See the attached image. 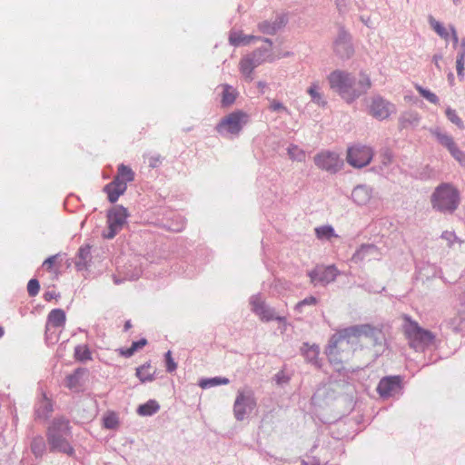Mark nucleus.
I'll use <instances>...</instances> for the list:
<instances>
[{
    "instance_id": "f257e3e1",
    "label": "nucleus",
    "mask_w": 465,
    "mask_h": 465,
    "mask_svg": "<svg viewBox=\"0 0 465 465\" xmlns=\"http://www.w3.org/2000/svg\"><path fill=\"white\" fill-rule=\"evenodd\" d=\"M73 437L69 420L64 418H55L46 430V440L49 451L66 454L73 457L75 453L70 440Z\"/></svg>"
},
{
    "instance_id": "f03ea898",
    "label": "nucleus",
    "mask_w": 465,
    "mask_h": 465,
    "mask_svg": "<svg viewBox=\"0 0 465 465\" xmlns=\"http://www.w3.org/2000/svg\"><path fill=\"white\" fill-rule=\"evenodd\" d=\"M460 194L451 183H441L430 195L433 210L444 214H452L459 207Z\"/></svg>"
},
{
    "instance_id": "7ed1b4c3",
    "label": "nucleus",
    "mask_w": 465,
    "mask_h": 465,
    "mask_svg": "<svg viewBox=\"0 0 465 465\" xmlns=\"http://www.w3.org/2000/svg\"><path fill=\"white\" fill-rule=\"evenodd\" d=\"M135 173L124 163L118 165L117 173L114 179L104 186L103 191L107 194L109 203H115L119 197L127 190V183L134 180Z\"/></svg>"
},
{
    "instance_id": "20e7f679",
    "label": "nucleus",
    "mask_w": 465,
    "mask_h": 465,
    "mask_svg": "<svg viewBox=\"0 0 465 465\" xmlns=\"http://www.w3.org/2000/svg\"><path fill=\"white\" fill-rule=\"evenodd\" d=\"M250 115L242 110H236L223 117L215 126V131L224 138H235L249 123Z\"/></svg>"
},
{
    "instance_id": "39448f33",
    "label": "nucleus",
    "mask_w": 465,
    "mask_h": 465,
    "mask_svg": "<svg viewBox=\"0 0 465 465\" xmlns=\"http://www.w3.org/2000/svg\"><path fill=\"white\" fill-rule=\"evenodd\" d=\"M409 323L405 326V335L409 344L416 351H423L426 347L433 344L435 335L429 330L421 328L417 322L407 317Z\"/></svg>"
},
{
    "instance_id": "423d86ee",
    "label": "nucleus",
    "mask_w": 465,
    "mask_h": 465,
    "mask_svg": "<svg viewBox=\"0 0 465 465\" xmlns=\"http://www.w3.org/2000/svg\"><path fill=\"white\" fill-rule=\"evenodd\" d=\"M328 81L331 90L336 92L346 103L351 104L352 86L355 85V77L345 71L334 70L329 76Z\"/></svg>"
},
{
    "instance_id": "0eeeda50",
    "label": "nucleus",
    "mask_w": 465,
    "mask_h": 465,
    "mask_svg": "<svg viewBox=\"0 0 465 465\" xmlns=\"http://www.w3.org/2000/svg\"><path fill=\"white\" fill-rule=\"evenodd\" d=\"M129 213L127 208L123 205L116 204L106 213L107 230L104 231L102 236L104 239H114L123 229L127 222Z\"/></svg>"
},
{
    "instance_id": "6e6552de",
    "label": "nucleus",
    "mask_w": 465,
    "mask_h": 465,
    "mask_svg": "<svg viewBox=\"0 0 465 465\" xmlns=\"http://www.w3.org/2000/svg\"><path fill=\"white\" fill-rule=\"evenodd\" d=\"M257 402L252 391H238L233 403V415L237 421L244 420L256 408Z\"/></svg>"
},
{
    "instance_id": "1a4fd4ad",
    "label": "nucleus",
    "mask_w": 465,
    "mask_h": 465,
    "mask_svg": "<svg viewBox=\"0 0 465 465\" xmlns=\"http://www.w3.org/2000/svg\"><path fill=\"white\" fill-rule=\"evenodd\" d=\"M313 162L319 169L331 174L337 173L344 165L343 160L339 154L331 151H322L316 153Z\"/></svg>"
},
{
    "instance_id": "9d476101",
    "label": "nucleus",
    "mask_w": 465,
    "mask_h": 465,
    "mask_svg": "<svg viewBox=\"0 0 465 465\" xmlns=\"http://www.w3.org/2000/svg\"><path fill=\"white\" fill-rule=\"evenodd\" d=\"M372 149L366 145L355 144L348 148L347 162L354 168L367 166L372 160Z\"/></svg>"
},
{
    "instance_id": "9b49d317",
    "label": "nucleus",
    "mask_w": 465,
    "mask_h": 465,
    "mask_svg": "<svg viewBox=\"0 0 465 465\" xmlns=\"http://www.w3.org/2000/svg\"><path fill=\"white\" fill-rule=\"evenodd\" d=\"M340 273L337 267L331 264L327 266L317 265L314 269L309 271L307 275L314 286L318 284L325 286L334 282Z\"/></svg>"
},
{
    "instance_id": "f8f14e48",
    "label": "nucleus",
    "mask_w": 465,
    "mask_h": 465,
    "mask_svg": "<svg viewBox=\"0 0 465 465\" xmlns=\"http://www.w3.org/2000/svg\"><path fill=\"white\" fill-rule=\"evenodd\" d=\"M396 113L394 104L377 94L371 98L369 106V114L375 119L382 121L388 119L391 114Z\"/></svg>"
},
{
    "instance_id": "ddd939ff",
    "label": "nucleus",
    "mask_w": 465,
    "mask_h": 465,
    "mask_svg": "<svg viewBox=\"0 0 465 465\" xmlns=\"http://www.w3.org/2000/svg\"><path fill=\"white\" fill-rule=\"evenodd\" d=\"M364 324H357L346 327L340 330L336 334L332 335L329 341L326 353L331 355L332 351L337 347V344L341 341H346L350 343L351 338H359L363 336Z\"/></svg>"
},
{
    "instance_id": "4468645a",
    "label": "nucleus",
    "mask_w": 465,
    "mask_h": 465,
    "mask_svg": "<svg viewBox=\"0 0 465 465\" xmlns=\"http://www.w3.org/2000/svg\"><path fill=\"white\" fill-rule=\"evenodd\" d=\"M333 50L342 60L351 58L354 53L351 36L342 25L339 27L338 35L333 43Z\"/></svg>"
},
{
    "instance_id": "2eb2a0df",
    "label": "nucleus",
    "mask_w": 465,
    "mask_h": 465,
    "mask_svg": "<svg viewBox=\"0 0 465 465\" xmlns=\"http://www.w3.org/2000/svg\"><path fill=\"white\" fill-rule=\"evenodd\" d=\"M402 390V378L400 375L386 376L380 380L376 391L380 397L388 399Z\"/></svg>"
},
{
    "instance_id": "dca6fc26",
    "label": "nucleus",
    "mask_w": 465,
    "mask_h": 465,
    "mask_svg": "<svg viewBox=\"0 0 465 465\" xmlns=\"http://www.w3.org/2000/svg\"><path fill=\"white\" fill-rule=\"evenodd\" d=\"M250 305L252 312L259 316L262 322L273 321L275 310L262 299L261 293L250 297Z\"/></svg>"
},
{
    "instance_id": "f3484780",
    "label": "nucleus",
    "mask_w": 465,
    "mask_h": 465,
    "mask_svg": "<svg viewBox=\"0 0 465 465\" xmlns=\"http://www.w3.org/2000/svg\"><path fill=\"white\" fill-rule=\"evenodd\" d=\"M287 24L283 15H277L273 21L264 20L258 24L259 30L264 35H273Z\"/></svg>"
},
{
    "instance_id": "a211bd4d",
    "label": "nucleus",
    "mask_w": 465,
    "mask_h": 465,
    "mask_svg": "<svg viewBox=\"0 0 465 465\" xmlns=\"http://www.w3.org/2000/svg\"><path fill=\"white\" fill-rule=\"evenodd\" d=\"M89 370L85 367H78L65 377L64 384L69 390H76L84 386V377L88 375Z\"/></svg>"
},
{
    "instance_id": "6ab92c4d",
    "label": "nucleus",
    "mask_w": 465,
    "mask_h": 465,
    "mask_svg": "<svg viewBox=\"0 0 465 465\" xmlns=\"http://www.w3.org/2000/svg\"><path fill=\"white\" fill-rule=\"evenodd\" d=\"M301 353L309 363L318 368L321 367L319 361L320 347L317 344L311 345L309 342H303L301 347Z\"/></svg>"
},
{
    "instance_id": "aec40b11",
    "label": "nucleus",
    "mask_w": 465,
    "mask_h": 465,
    "mask_svg": "<svg viewBox=\"0 0 465 465\" xmlns=\"http://www.w3.org/2000/svg\"><path fill=\"white\" fill-rule=\"evenodd\" d=\"M262 41L266 43L267 46H262L254 50L249 55L259 65L265 61H272L271 57L272 54V41L270 38H263Z\"/></svg>"
},
{
    "instance_id": "412c9836",
    "label": "nucleus",
    "mask_w": 465,
    "mask_h": 465,
    "mask_svg": "<svg viewBox=\"0 0 465 465\" xmlns=\"http://www.w3.org/2000/svg\"><path fill=\"white\" fill-rule=\"evenodd\" d=\"M371 197V189L364 184L357 185L351 192L352 201L360 206L369 203Z\"/></svg>"
},
{
    "instance_id": "4be33fe9",
    "label": "nucleus",
    "mask_w": 465,
    "mask_h": 465,
    "mask_svg": "<svg viewBox=\"0 0 465 465\" xmlns=\"http://www.w3.org/2000/svg\"><path fill=\"white\" fill-rule=\"evenodd\" d=\"M371 86V82L369 75L364 73H361L360 79L357 82L355 81V85L352 86V95L351 97L352 99V103L360 96L366 94Z\"/></svg>"
},
{
    "instance_id": "5701e85b",
    "label": "nucleus",
    "mask_w": 465,
    "mask_h": 465,
    "mask_svg": "<svg viewBox=\"0 0 465 465\" xmlns=\"http://www.w3.org/2000/svg\"><path fill=\"white\" fill-rule=\"evenodd\" d=\"M66 315L63 309H53L47 315L45 326L54 329L62 328L65 325Z\"/></svg>"
},
{
    "instance_id": "b1692460",
    "label": "nucleus",
    "mask_w": 465,
    "mask_h": 465,
    "mask_svg": "<svg viewBox=\"0 0 465 465\" xmlns=\"http://www.w3.org/2000/svg\"><path fill=\"white\" fill-rule=\"evenodd\" d=\"M78 260L75 262L77 271L88 269L91 262V246L89 244L83 245L77 252Z\"/></svg>"
},
{
    "instance_id": "393cba45",
    "label": "nucleus",
    "mask_w": 465,
    "mask_h": 465,
    "mask_svg": "<svg viewBox=\"0 0 465 465\" xmlns=\"http://www.w3.org/2000/svg\"><path fill=\"white\" fill-rule=\"evenodd\" d=\"M53 411V405L45 393H43L42 401L35 407V418L47 420Z\"/></svg>"
},
{
    "instance_id": "a878e982",
    "label": "nucleus",
    "mask_w": 465,
    "mask_h": 465,
    "mask_svg": "<svg viewBox=\"0 0 465 465\" xmlns=\"http://www.w3.org/2000/svg\"><path fill=\"white\" fill-rule=\"evenodd\" d=\"M363 336L369 338L373 346L381 345L385 341L384 333L382 331L371 324H364Z\"/></svg>"
},
{
    "instance_id": "bb28decb",
    "label": "nucleus",
    "mask_w": 465,
    "mask_h": 465,
    "mask_svg": "<svg viewBox=\"0 0 465 465\" xmlns=\"http://www.w3.org/2000/svg\"><path fill=\"white\" fill-rule=\"evenodd\" d=\"M420 121V116L419 113L415 111L404 112L399 118V127L401 130L408 127H416L419 125Z\"/></svg>"
},
{
    "instance_id": "cd10ccee",
    "label": "nucleus",
    "mask_w": 465,
    "mask_h": 465,
    "mask_svg": "<svg viewBox=\"0 0 465 465\" xmlns=\"http://www.w3.org/2000/svg\"><path fill=\"white\" fill-rule=\"evenodd\" d=\"M377 246L373 243H362L352 254L351 262L360 263L363 262L366 257L377 252Z\"/></svg>"
},
{
    "instance_id": "c85d7f7f",
    "label": "nucleus",
    "mask_w": 465,
    "mask_h": 465,
    "mask_svg": "<svg viewBox=\"0 0 465 465\" xmlns=\"http://www.w3.org/2000/svg\"><path fill=\"white\" fill-rule=\"evenodd\" d=\"M430 132L437 139L438 143L449 152L457 145L453 137L448 134L442 133L440 128L430 129Z\"/></svg>"
},
{
    "instance_id": "c756f323",
    "label": "nucleus",
    "mask_w": 465,
    "mask_h": 465,
    "mask_svg": "<svg viewBox=\"0 0 465 465\" xmlns=\"http://www.w3.org/2000/svg\"><path fill=\"white\" fill-rule=\"evenodd\" d=\"M47 444L42 435L35 436L30 443V450L35 459L42 458L46 451Z\"/></svg>"
},
{
    "instance_id": "7c9ffc66",
    "label": "nucleus",
    "mask_w": 465,
    "mask_h": 465,
    "mask_svg": "<svg viewBox=\"0 0 465 465\" xmlns=\"http://www.w3.org/2000/svg\"><path fill=\"white\" fill-rule=\"evenodd\" d=\"M238 95L237 91L230 84H223V90L222 93L221 105L223 108H227L234 104Z\"/></svg>"
},
{
    "instance_id": "2f4dec72",
    "label": "nucleus",
    "mask_w": 465,
    "mask_h": 465,
    "mask_svg": "<svg viewBox=\"0 0 465 465\" xmlns=\"http://www.w3.org/2000/svg\"><path fill=\"white\" fill-rule=\"evenodd\" d=\"M160 410V404L155 400H149L138 406L136 412L143 417L155 414Z\"/></svg>"
},
{
    "instance_id": "473e14b6",
    "label": "nucleus",
    "mask_w": 465,
    "mask_h": 465,
    "mask_svg": "<svg viewBox=\"0 0 465 465\" xmlns=\"http://www.w3.org/2000/svg\"><path fill=\"white\" fill-rule=\"evenodd\" d=\"M259 64L250 56L247 55L243 57L240 62V71L245 76V78L249 81H252V71Z\"/></svg>"
},
{
    "instance_id": "72a5a7b5",
    "label": "nucleus",
    "mask_w": 465,
    "mask_h": 465,
    "mask_svg": "<svg viewBox=\"0 0 465 465\" xmlns=\"http://www.w3.org/2000/svg\"><path fill=\"white\" fill-rule=\"evenodd\" d=\"M150 367L151 362L146 361L135 369V376L142 383L151 382L156 379L155 371L152 373L143 374V371L148 370Z\"/></svg>"
},
{
    "instance_id": "f704fd0d",
    "label": "nucleus",
    "mask_w": 465,
    "mask_h": 465,
    "mask_svg": "<svg viewBox=\"0 0 465 465\" xmlns=\"http://www.w3.org/2000/svg\"><path fill=\"white\" fill-rule=\"evenodd\" d=\"M74 357L79 362L92 360V352L87 344H78L74 347Z\"/></svg>"
},
{
    "instance_id": "c9c22d12",
    "label": "nucleus",
    "mask_w": 465,
    "mask_h": 465,
    "mask_svg": "<svg viewBox=\"0 0 465 465\" xmlns=\"http://www.w3.org/2000/svg\"><path fill=\"white\" fill-rule=\"evenodd\" d=\"M230 382L229 379L226 377H212V378H203L199 381V386L202 389H209L214 386L226 385Z\"/></svg>"
},
{
    "instance_id": "e433bc0d",
    "label": "nucleus",
    "mask_w": 465,
    "mask_h": 465,
    "mask_svg": "<svg viewBox=\"0 0 465 465\" xmlns=\"http://www.w3.org/2000/svg\"><path fill=\"white\" fill-rule=\"evenodd\" d=\"M393 157L394 156H393V153L391 149H389V148L382 149V151L381 152V155H380L381 165H379L378 167L374 166L371 168V170H373L374 172H376L378 173H382L383 168L388 167L392 163Z\"/></svg>"
},
{
    "instance_id": "4c0bfd02",
    "label": "nucleus",
    "mask_w": 465,
    "mask_h": 465,
    "mask_svg": "<svg viewBox=\"0 0 465 465\" xmlns=\"http://www.w3.org/2000/svg\"><path fill=\"white\" fill-rule=\"evenodd\" d=\"M320 87L318 84L312 83L307 89V93L312 98V102L321 107H324L327 104V101L323 98V95L319 91Z\"/></svg>"
},
{
    "instance_id": "58836bf2",
    "label": "nucleus",
    "mask_w": 465,
    "mask_h": 465,
    "mask_svg": "<svg viewBox=\"0 0 465 465\" xmlns=\"http://www.w3.org/2000/svg\"><path fill=\"white\" fill-rule=\"evenodd\" d=\"M315 235L319 240H331L332 237H339L331 225H322L315 228Z\"/></svg>"
},
{
    "instance_id": "ea45409f",
    "label": "nucleus",
    "mask_w": 465,
    "mask_h": 465,
    "mask_svg": "<svg viewBox=\"0 0 465 465\" xmlns=\"http://www.w3.org/2000/svg\"><path fill=\"white\" fill-rule=\"evenodd\" d=\"M428 22L430 27L443 39H447L449 37V33L443 25L437 21L431 15L428 16Z\"/></svg>"
},
{
    "instance_id": "a19ab883",
    "label": "nucleus",
    "mask_w": 465,
    "mask_h": 465,
    "mask_svg": "<svg viewBox=\"0 0 465 465\" xmlns=\"http://www.w3.org/2000/svg\"><path fill=\"white\" fill-rule=\"evenodd\" d=\"M445 115L447 119L453 124H455L460 130H463L465 128L463 121L458 115L456 110L448 106L445 110Z\"/></svg>"
},
{
    "instance_id": "79ce46f5",
    "label": "nucleus",
    "mask_w": 465,
    "mask_h": 465,
    "mask_svg": "<svg viewBox=\"0 0 465 465\" xmlns=\"http://www.w3.org/2000/svg\"><path fill=\"white\" fill-rule=\"evenodd\" d=\"M415 88L416 90L418 91V93L423 97L425 98L427 101H429L430 103L433 104H438L439 102H440V99L439 97L434 94L432 93L431 91H430L429 89L427 88H424L422 87L421 85L420 84H416L415 85Z\"/></svg>"
},
{
    "instance_id": "37998d69",
    "label": "nucleus",
    "mask_w": 465,
    "mask_h": 465,
    "mask_svg": "<svg viewBox=\"0 0 465 465\" xmlns=\"http://www.w3.org/2000/svg\"><path fill=\"white\" fill-rule=\"evenodd\" d=\"M433 170L430 167V165H425L421 168H418L414 171L412 177L419 180H429L432 176Z\"/></svg>"
},
{
    "instance_id": "c03bdc74",
    "label": "nucleus",
    "mask_w": 465,
    "mask_h": 465,
    "mask_svg": "<svg viewBox=\"0 0 465 465\" xmlns=\"http://www.w3.org/2000/svg\"><path fill=\"white\" fill-rule=\"evenodd\" d=\"M104 427L109 430H114L119 425V419L115 412H109L104 419Z\"/></svg>"
},
{
    "instance_id": "a18cd8bd",
    "label": "nucleus",
    "mask_w": 465,
    "mask_h": 465,
    "mask_svg": "<svg viewBox=\"0 0 465 465\" xmlns=\"http://www.w3.org/2000/svg\"><path fill=\"white\" fill-rule=\"evenodd\" d=\"M317 302H318V300L316 297H314V296L306 297L303 300H302L296 303V305L294 306V311L297 312L298 313H302L303 312V308L305 306H313V305H316Z\"/></svg>"
},
{
    "instance_id": "49530a36",
    "label": "nucleus",
    "mask_w": 465,
    "mask_h": 465,
    "mask_svg": "<svg viewBox=\"0 0 465 465\" xmlns=\"http://www.w3.org/2000/svg\"><path fill=\"white\" fill-rule=\"evenodd\" d=\"M288 154L291 159L302 162L305 158V153L301 150L297 145L291 144L288 147Z\"/></svg>"
},
{
    "instance_id": "de8ad7c7",
    "label": "nucleus",
    "mask_w": 465,
    "mask_h": 465,
    "mask_svg": "<svg viewBox=\"0 0 465 465\" xmlns=\"http://www.w3.org/2000/svg\"><path fill=\"white\" fill-rule=\"evenodd\" d=\"M164 363L168 373H172L177 369V363L174 361L171 351H167L164 353Z\"/></svg>"
},
{
    "instance_id": "09e8293b",
    "label": "nucleus",
    "mask_w": 465,
    "mask_h": 465,
    "mask_svg": "<svg viewBox=\"0 0 465 465\" xmlns=\"http://www.w3.org/2000/svg\"><path fill=\"white\" fill-rule=\"evenodd\" d=\"M59 334L52 331V327L45 326V340L48 345L55 344L58 341Z\"/></svg>"
},
{
    "instance_id": "8fccbe9b",
    "label": "nucleus",
    "mask_w": 465,
    "mask_h": 465,
    "mask_svg": "<svg viewBox=\"0 0 465 465\" xmlns=\"http://www.w3.org/2000/svg\"><path fill=\"white\" fill-rule=\"evenodd\" d=\"M40 291V282L36 278L29 280L27 283V292L30 297H35Z\"/></svg>"
},
{
    "instance_id": "3c124183",
    "label": "nucleus",
    "mask_w": 465,
    "mask_h": 465,
    "mask_svg": "<svg viewBox=\"0 0 465 465\" xmlns=\"http://www.w3.org/2000/svg\"><path fill=\"white\" fill-rule=\"evenodd\" d=\"M229 43L232 46L242 45L243 35L241 32L231 31L229 35Z\"/></svg>"
},
{
    "instance_id": "603ef678",
    "label": "nucleus",
    "mask_w": 465,
    "mask_h": 465,
    "mask_svg": "<svg viewBox=\"0 0 465 465\" xmlns=\"http://www.w3.org/2000/svg\"><path fill=\"white\" fill-rule=\"evenodd\" d=\"M450 155L460 163V165L465 166V153L461 151L458 145L450 151Z\"/></svg>"
},
{
    "instance_id": "864d4df0",
    "label": "nucleus",
    "mask_w": 465,
    "mask_h": 465,
    "mask_svg": "<svg viewBox=\"0 0 465 465\" xmlns=\"http://www.w3.org/2000/svg\"><path fill=\"white\" fill-rule=\"evenodd\" d=\"M464 60L465 57H463L462 54H458L457 59H456V69H457V74L460 81L464 79Z\"/></svg>"
},
{
    "instance_id": "5fc2aeb1",
    "label": "nucleus",
    "mask_w": 465,
    "mask_h": 465,
    "mask_svg": "<svg viewBox=\"0 0 465 465\" xmlns=\"http://www.w3.org/2000/svg\"><path fill=\"white\" fill-rule=\"evenodd\" d=\"M440 238L447 241L448 243H449V246H451L452 243L455 242V240L457 239V236L455 234L454 232H450V231H444L441 235H440Z\"/></svg>"
},
{
    "instance_id": "6e6d98bb",
    "label": "nucleus",
    "mask_w": 465,
    "mask_h": 465,
    "mask_svg": "<svg viewBox=\"0 0 465 465\" xmlns=\"http://www.w3.org/2000/svg\"><path fill=\"white\" fill-rule=\"evenodd\" d=\"M269 109L272 112H279V111L288 112L287 107L284 106L283 104L278 100H273L271 103Z\"/></svg>"
},
{
    "instance_id": "4d7b16f0",
    "label": "nucleus",
    "mask_w": 465,
    "mask_h": 465,
    "mask_svg": "<svg viewBox=\"0 0 465 465\" xmlns=\"http://www.w3.org/2000/svg\"><path fill=\"white\" fill-rule=\"evenodd\" d=\"M274 380L277 384H283L290 381V377L287 376L283 371H281L274 375Z\"/></svg>"
},
{
    "instance_id": "13d9d810",
    "label": "nucleus",
    "mask_w": 465,
    "mask_h": 465,
    "mask_svg": "<svg viewBox=\"0 0 465 465\" xmlns=\"http://www.w3.org/2000/svg\"><path fill=\"white\" fill-rule=\"evenodd\" d=\"M148 343L145 338H141L138 341H134L132 342L131 347L136 352L137 351L143 349Z\"/></svg>"
},
{
    "instance_id": "bf43d9fd",
    "label": "nucleus",
    "mask_w": 465,
    "mask_h": 465,
    "mask_svg": "<svg viewBox=\"0 0 465 465\" xmlns=\"http://www.w3.org/2000/svg\"><path fill=\"white\" fill-rule=\"evenodd\" d=\"M162 163L160 154L153 155L149 158V167L157 168Z\"/></svg>"
},
{
    "instance_id": "052dcab7",
    "label": "nucleus",
    "mask_w": 465,
    "mask_h": 465,
    "mask_svg": "<svg viewBox=\"0 0 465 465\" xmlns=\"http://www.w3.org/2000/svg\"><path fill=\"white\" fill-rule=\"evenodd\" d=\"M55 260H56V255L49 256L48 258H46L44 261L43 266L45 267L46 270L49 271V270H51L54 267Z\"/></svg>"
},
{
    "instance_id": "680f3d73",
    "label": "nucleus",
    "mask_w": 465,
    "mask_h": 465,
    "mask_svg": "<svg viewBox=\"0 0 465 465\" xmlns=\"http://www.w3.org/2000/svg\"><path fill=\"white\" fill-rule=\"evenodd\" d=\"M263 38L260 37V36H255V35H243V43H242V45H250L252 41H255V40H262Z\"/></svg>"
},
{
    "instance_id": "e2e57ef3",
    "label": "nucleus",
    "mask_w": 465,
    "mask_h": 465,
    "mask_svg": "<svg viewBox=\"0 0 465 465\" xmlns=\"http://www.w3.org/2000/svg\"><path fill=\"white\" fill-rule=\"evenodd\" d=\"M119 353L122 356L125 357V358H130V357H132L135 353V351L130 346L129 348H121V349H119Z\"/></svg>"
},
{
    "instance_id": "0e129e2a",
    "label": "nucleus",
    "mask_w": 465,
    "mask_h": 465,
    "mask_svg": "<svg viewBox=\"0 0 465 465\" xmlns=\"http://www.w3.org/2000/svg\"><path fill=\"white\" fill-rule=\"evenodd\" d=\"M60 298V293H56L54 292L47 291L44 293V299L46 302H50L52 299Z\"/></svg>"
},
{
    "instance_id": "69168bd1",
    "label": "nucleus",
    "mask_w": 465,
    "mask_h": 465,
    "mask_svg": "<svg viewBox=\"0 0 465 465\" xmlns=\"http://www.w3.org/2000/svg\"><path fill=\"white\" fill-rule=\"evenodd\" d=\"M184 228V221L183 219H180V222L175 224L174 227H169L170 230L173 232H181Z\"/></svg>"
},
{
    "instance_id": "338daca9",
    "label": "nucleus",
    "mask_w": 465,
    "mask_h": 465,
    "mask_svg": "<svg viewBox=\"0 0 465 465\" xmlns=\"http://www.w3.org/2000/svg\"><path fill=\"white\" fill-rule=\"evenodd\" d=\"M450 31H451L452 41H453L454 45H456L459 42V37H458L456 29H455V27L453 25H450Z\"/></svg>"
},
{
    "instance_id": "774afa93",
    "label": "nucleus",
    "mask_w": 465,
    "mask_h": 465,
    "mask_svg": "<svg viewBox=\"0 0 465 465\" xmlns=\"http://www.w3.org/2000/svg\"><path fill=\"white\" fill-rule=\"evenodd\" d=\"M458 54H463V57H465V38H463L461 40V43H460V49L459 51Z\"/></svg>"
}]
</instances>
